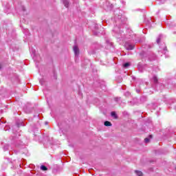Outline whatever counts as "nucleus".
<instances>
[{
    "label": "nucleus",
    "instance_id": "f257e3e1",
    "mask_svg": "<svg viewBox=\"0 0 176 176\" xmlns=\"http://www.w3.org/2000/svg\"><path fill=\"white\" fill-rule=\"evenodd\" d=\"M125 47L126 50H133V49H134V45L126 43L125 44Z\"/></svg>",
    "mask_w": 176,
    "mask_h": 176
},
{
    "label": "nucleus",
    "instance_id": "f03ea898",
    "mask_svg": "<svg viewBox=\"0 0 176 176\" xmlns=\"http://www.w3.org/2000/svg\"><path fill=\"white\" fill-rule=\"evenodd\" d=\"M73 49L75 56H79V48L78 46L75 45Z\"/></svg>",
    "mask_w": 176,
    "mask_h": 176
},
{
    "label": "nucleus",
    "instance_id": "7ed1b4c3",
    "mask_svg": "<svg viewBox=\"0 0 176 176\" xmlns=\"http://www.w3.org/2000/svg\"><path fill=\"white\" fill-rule=\"evenodd\" d=\"M112 118H114V119H118V115L115 111H112L111 113Z\"/></svg>",
    "mask_w": 176,
    "mask_h": 176
},
{
    "label": "nucleus",
    "instance_id": "20e7f679",
    "mask_svg": "<svg viewBox=\"0 0 176 176\" xmlns=\"http://www.w3.org/2000/svg\"><path fill=\"white\" fill-rule=\"evenodd\" d=\"M162 38H163V35L160 34L157 38V43H160V41H162Z\"/></svg>",
    "mask_w": 176,
    "mask_h": 176
},
{
    "label": "nucleus",
    "instance_id": "39448f33",
    "mask_svg": "<svg viewBox=\"0 0 176 176\" xmlns=\"http://www.w3.org/2000/svg\"><path fill=\"white\" fill-rule=\"evenodd\" d=\"M104 126H112V124L109 121H105L104 122Z\"/></svg>",
    "mask_w": 176,
    "mask_h": 176
},
{
    "label": "nucleus",
    "instance_id": "423d86ee",
    "mask_svg": "<svg viewBox=\"0 0 176 176\" xmlns=\"http://www.w3.org/2000/svg\"><path fill=\"white\" fill-rule=\"evenodd\" d=\"M135 173L136 175H138V176H142V172H141L140 170H135Z\"/></svg>",
    "mask_w": 176,
    "mask_h": 176
},
{
    "label": "nucleus",
    "instance_id": "0eeeda50",
    "mask_svg": "<svg viewBox=\"0 0 176 176\" xmlns=\"http://www.w3.org/2000/svg\"><path fill=\"white\" fill-rule=\"evenodd\" d=\"M63 4L65 5V8H68V5H69V3L67 0H63Z\"/></svg>",
    "mask_w": 176,
    "mask_h": 176
},
{
    "label": "nucleus",
    "instance_id": "6e6552de",
    "mask_svg": "<svg viewBox=\"0 0 176 176\" xmlns=\"http://www.w3.org/2000/svg\"><path fill=\"white\" fill-rule=\"evenodd\" d=\"M41 170H42L43 171H47V168L45 165H42L41 166Z\"/></svg>",
    "mask_w": 176,
    "mask_h": 176
},
{
    "label": "nucleus",
    "instance_id": "1a4fd4ad",
    "mask_svg": "<svg viewBox=\"0 0 176 176\" xmlns=\"http://www.w3.org/2000/svg\"><path fill=\"white\" fill-rule=\"evenodd\" d=\"M153 80L154 83H157V81H158L157 77L156 76H154L153 77Z\"/></svg>",
    "mask_w": 176,
    "mask_h": 176
},
{
    "label": "nucleus",
    "instance_id": "9d476101",
    "mask_svg": "<svg viewBox=\"0 0 176 176\" xmlns=\"http://www.w3.org/2000/svg\"><path fill=\"white\" fill-rule=\"evenodd\" d=\"M123 67L124 68H127L128 67H130V63H126L123 65Z\"/></svg>",
    "mask_w": 176,
    "mask_h": 176
},
{
    "label": "nucleus",
    "instance_id": "9b49d317",
    "mask_svg": "<svg viewBox=\"0 0 176 176\" xmlns=\"http://www.w3.org/2000/svg\"><path fill=\"white\" fill-rule=\"evenodd\" d=\"M162 53L166 54L167 53V47H164Z\"/></svg>",
    "mask_w": 176,
    "mask_h": 176
},
{
    "label": "nucleus",
    "instance_id": "f8f14e48",
    "mask_svg": "<svg viewBox=\"0 0 176 176\" xmlns=\"http://www.w3.org/2000/svg\"><path fill=\"white\" fill-rule=\"evenodd\" d=\"M144 142H146V144H148V142H149V138H146L144 139Z\"/></svg>",
    "mask_w": 176,
    "mask_h": 176
},
{
    "label": "nucleus",
    "instance_id": "ddd939ff",
    "mask_svg": "<svg viewBox=\"0 0 176 176\" xmlns=\"http://www.w3.org/2000/svg\"><path fill=\"white\" fill-rule=\"evenodd\" d=\"M119 100H120V98H115V100H116V101H119Z\"/></svg>",
    "mask_w": 176,
    "mask_h": 176
},
{
    "label": "nucleus",
    "instance_id": "4468645a",
    "mask_svg": "<svg viewBox=\"0 0 176 176\" xmlns=\"http://www.w3.org/2000/svg\"><path fill=\"white\" fill-rule=\"evenodd\" d=\"M153 137V136L152 135H149V138H152Z\"/></svg>",
    "mask_w": 176,
    "mask_h": 176
},
{
    "label": "nucleus",
    "instance_id": "2eb2a0df",
    "mask_svg": "<svg viewBox=\"0 0 176 176\" xmlns=\"http://www.w3.org/2000/svg\"><path fill=\"white\" fill-rule=\"evenodd\" d=\"M22 9H23V10H25V9H24V7H22Z\"/></svg>",
    "mask_w": 176,
    "mask_h": 176
},
{
    "label": "nucleus",
    "instance_id": "dca6fc26",
    "mask_svg": "<svg viewBox=\"0 0 176 176\" xmlns=\"http://www.w3.org/2000/svg\"><path fill=\"white\" fill-rule=\"evenodd\" d=\"M158 1H163V0H158Z\"/></svg>",
    "mask_w": 176,
    "mask_h": 176
},
{
    "label": "nucleus",
    "instance_id": "f3484780",
    "mask_svg": "<svg viewBox=\"0 0 176 176\" xmlns=\"http://www.w3.org/2000/svg\"><path fill=\"white\" fill-rule=\"evenodd\" d=\"M0 69H1V65H0Z\"/></svg>",
    "mask_w": 176,
    "mask_h": 176
}]
</instances>
